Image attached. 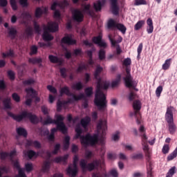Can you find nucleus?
<instances>
[{
    "mask_svg": "<svg viewBox=\"0 0 177 177\" xmlns=\"http://www.w3.org/2000/svg\"><path fill=\"white\" fill-rule=\"evenodd\" d=\"M92 42H93V44H95V45H98L100 48H104V49H106V48H107V43L103 41V36H102V35H99L98 36H94L92 38Z\"/></svg>",
    "mask_w": 177,
    "mask_h": 177,
    "instance_id": "13",
    "label": "nucleus"
},
{
    "mask_svg": "<svg viewBox=\"0 0 177 177\" xmlns=\"http://www.w3.org/2000/svg\"><path fill=\"white\" fill-rule=\"evenodd\" d=\"M60 150V144H56L54 147V150L52 151V154H54L56 156L57 153H59V151Z\"/></svg>",
    "mask_w": 177,
    "mask_h": 177,
    "instance_id": "62",
    "label": "nucleus"
},
{
    "mask_svg": "<svg viewBox=\"0 0 177 177\" xmlns=\"http://www.w3.org/2000/svg\"><path fill=\"white\" fill-rule=\"evenodd\" d=\"M162 153H163V154H168L169 153V145L165 144L163 146Z\"/></svg>",
    "mask_w": 177,
    "mask_h": 177,
    "instance_id": "58",
    "label": "nucleus"
},
{
    "mask_svg": "<svg viewBox=\"0 0 177 177\" xmlns=\"http://www.w3.org/2000/svg\"><path fill=\"white\" fill-rule=\"evenodd\" d=\"M84 92L87 97H91L93 93V87H88L85 88Z\"/></svg>",
    "mask_w": 177,
    "mask_h": 177,
    "instance_id": "44",
    "label": "nucleus"
},
{
    "mask_svg": "<svg viewBox=\"0 0 177 177\" xmlns=\"http://www.w3.org/2000/svg\"><path fill=\"white\" fill-rule=\"evenodd\" d=\"M70 147V136H66L64 140V150H68Z\"/></svg>",
    "mask_w": 177,
    "mask_h": 177,
    "instance_id": "34",
    "label": "nucleus"
},
{
    "mask_svg": "<svg viewBox=\"0 0 177 177\" xmlns=\"http://www.w3.org/2000/svg\"><path fill=\"white\" fill-rule=\"evenodd\" d=\"M140 132V136L142 139V149L145 153V156L147 157V161L149 164V168L147 170V177H153V172L151 168V153H150V150L149 149V145L147 144V136H146V129H145V126L141 125L138 129Z\"/></svg>",
    "mask_w": 177,
    "mask_h": 177,
    "instance_id": "3",
    "label": "nucleus"
},
{
    "mask_svg": "<svg viewBox=\"0 0 177 177\" xmlns=\"http://www.w3.org/2000/svg\"><path fill=\"white\" fill-rule=\"evenodd\" d=\"M23 85H33V84H35V80L32 78H30L27 80L23 81Z\"/></svg>",
    "mask_w": 177,
    "mask_h": 177,
    "instance_id": "55",
    "label": "nucleus"
},
{
    "mask_svg": "<svg viewBox=\"0 0 177 177\" xmlns=\"http://www.w3.org/2000/svg\"><path fill=\"white\" fill-rule=\"evenodd\" d=\"M72 89L74 91H81L84 89V84L81 82H77L72 86Z\"/></svg>",
    "mask_w": 177,
    "mask_h": 177,
    "instance_id": "31",
    "label": "nucleus"
},
{
    "mask_svg": "<svg viewBox=\"0 0 177 177\" xmlns=\"http://www.w3.org/2000/svg\"><path fill=\"white\" fill-rule=\"evenodd\" d=\"M3 57H15V51L12 49H10L6 53H2Z\"/></svg>",
    "mask_w": 177,
    "mask_h": 177,
    "instance_id": "38",
    "label": "nucleus"
},
{
    "mask_svg": "<svg viewBox=\"0 0 177 177\" xmlns=\"http://www.w3.org/2000/svg\"><path fill=\"white\" fill-rule=\"evenodd\" d=\"M132 64V61L131 60V58H126L123 61V66H125V67H129V66H131Z\"/></svg>",
    "mask_w": 177,
    "mask_h": 177,
    "instance_id": "60",
    "label": "nucleus"
},
{
    "mask_svg": "<svg viewBox=\"0 0 177 177\" xmlns=\"http://www.w3.org/2000/svg\"><path fill=\"white\" fill-rule=\"evenodd\" d=\"M134 5L136 6H140V5H147V1L146 0H134Z\"/></svg>",
    "mask_w": 177,
    "mask_h": 177,
    "instance_id": "54",
    "label": "nucleus"
},
{
    "mask_svg": "<svg viewBox=\"0 0 177 177\" xmlns=\"http://www.w3.org/2000/svg\"><path fill=\"white\" fill-rule=\"evenodd\" d=\"M8 35L12 38V39H15L16 38V35H17V30L15 28H8Z\"/></svg>",
    "mask_w": 177,
    "mask_h": 177,
    "instance_id": "29",
    "label": "nucleus"
},
{
    "mask_svg": "<svg viewBox=\"0 0 177 177\" xmlns=\"http://www.w3.org/2000/svg\"><path fill=\"white\" fill-rule=\"evenodd\" d=\"M59 73L62 78H67V69L66 68H61Z\"/></svg>",
    "mask_w": 177,
    "mask_h": 177,
    "instance_id": "52",
    "label": "nucleus"
},
{
    "mask_svg": "<svg viewBox=\"0 0 177 177\" xmlns=\"http://www.w3.org/2000/svg\"><path fill=\"white\" fill-rule=\"evenodd\" d=\"M168 129L170 135H174L175 132H176V124L173 122L172 123L168 124Z\"/></svg>",
    "mask_w": 177,
    "mask_h": 177,
    "instance_id": "27",
    "label": "nucleus"
},
{
    "mask_svg": "<svg viewBox=\"0 0 177 177\" xmlns=\"http://www.w3.org/2000/svg\"><path fill=\"white\" fill-rule=\"evenodd\" d=\"M92 10H91V4L84 5L82 11L78 9H75L72 12V19L73 21L77 23H82L84 21V15L92 16Z\"/></svg>",
    "mask_w": 177,
    "mask_h": 177,
    "instance_id": "4",
    "label": "nucleus"
},
{
    "mask_svg": "<svg viewBox=\"0 0 177 177\" xmlns=\"http://www.w3.org/2000/svg\"><path fill=\"white\" fill-rule=\"evenodd\" d=\"M10 3L12 10H17L18 7L16 0H10Z\"/></svg>",
    "mask_w": 177,
    "mask_h": 177,
    "instance_id": "57",
    "label": "nucleus"
},
{
    "mask_svg": "<svg viewBox=\"0 0 177 177\" xmlns=\"http://www.w3.org/2000/svg\"><path fill=\"white\" fill-rule=\"evenodd\" d=\"M116 28H118L119 31H121L122 34H125L127 32V27L122 24H118Z\"/></svg>",
    "mask_w": 177,
    "mask_h": 177,
    "instance_id": "42",
    "label": "nucleus"
},
{
    "mask_svg": "<svg viewBox=\"0 0 177 177\" xmlns=\"http://www.w3.org/2000/svg\"><path fill=\"white\" fill-rule=\"evenodd\" d=\"M9 157V153L8 152H1L0 153V160H5Z\"/></svg>",
    "mask_w": 177,
    "mask_h": 177,
    "instance_id": "63",
    "label": "nucleus"
},
{
    "mask_svg": "<svg viewBox=\"0 0 177 177\" xmlns=\"http://www.w3.org/2000/svg\"><path fill=\"white\" fill-rule=\"evenodd\" d=\"M120 81H121V75H119L117 80L112 82V83H111L112 88H115V86H118Z\"/></svg>",
    "mask_w": 177,
    "mask_h": 177,
    "instance_id": "51",
    "label": "nucleus"
},
{
    "mask_svg": "<svg viewBox=\"0 0 177 177\" xmlns=\"http://www.w3.org/2000/svg\"><path fill=\"white\" fill-rule=\"evenodd\" d=\"M67 160H68V155H64V156H58L56 157L54 159V162H57V164H59V162H64V164H66L67 162Z\"/></svg>",
    "mask_w": 177,
    "mask_h": 177,
    "instance_id": "22",
    "label": "nucleus"
},
{
    "mask_svg": "<svg viewBox=\"0 0 177 177\" xmlns=\"http://www.w3.org/2000/svg\"><path fill=\"white\" fill-rule=\"evenodd\" d=\"M21 17L23 20H28V19H31V14L28 12H24L21 13Z\"/></svg>",
    "mask_w": 177,
    "mask_h": 177,
    "instance_id": "48",
    "label": "nucleus"
},
{
    "mask_svg": "<svg viewBox=\"0 0 177 177\" xmlns=\"http://www.w3.org/2000/svg\"><path fill=\"white\" fill-rule=\"evenodd\" d=\"M95 164H97V161H94L91 163H88L85 159H81L80 162V165L83 171H89L90 172L95 169Z\"/></svg>",
    "mask_w": 177,
    "mask_h": 177,
    "instance_id": "11",
    "label": "nucleus"
},
{
    "mask_svg": "<svg viewBox=\"0 0 177 177\" xmlns=\"http://www.w3.org/2000/svg\"><path fill=\"white\" fill-rule=\"evenodd\" d=\"M28 62L31 64H39V63H42V59L37 57L29 58Z\"/></svg>",
    "mask_w": 177,
    "mask_h": 177,
    "instance_id": "35",
    "label": "nucleus"
},
{
    "mask_svg": "<svg viewBox=\"0 0 177 177\" xmlns=\"http://www.w3.org/2000/svg\"><path fill=\"white\" fill-rule=\"evenodd\" d=\"M91 122V118L89 116H86L85 118H82L80 121V124L84 129L88 127Z\"/></svg>",
    "mask_w": 177,
    "mask_h": 177,
    "instance_id": "24",
    "label": "nucleus"
},
{
    "mask_svg": "<svg viewBox=\"0 0 177 177\" xmlns=\"http://www.w3.org/2000/svg\"><path fill=\"white\" fill-rule=\"evenodd\" d=\"M48 31L50 32H56V31H59V24L56 22H48V26L44 27L42 39L46 42L53 41V36L49 34Z\"/></svg>",
    "mask_w": 177,
    "mask_h": 177,
    "instance_id": "5",
    "label": "nucleus"
},
{
    "mask_svg": "<svg viewBox=\"0 0 177 177\" xmlns=\"http://www.w3.org/2000/svg\"><path fill=\"white\" fill-rule=\"evenodd\" d=\"M175 174H176V167L174 166L171 169H169V170L167 173V175L172 177L174 176V175H175Z\"/></svg>",
    "mask_w": 177,
    "mask_h": 177,
    "instance_id": "50",
    "label": "nucleus"
},
{
    "mask_svg": "<svg viewBox=\"0 0 177 177\" xmlns=\"http://www.w3.org/2000/svg\"><path fill=\"white\" fill-rule=\"evenodd\" d=\"M108 38L112 46H115L117 44H120L122 41V39H120V40L115 41L111 37V35H109Z\"/></svg>",
    "mask_w": 177,
    "mask_h": 177,
    "instance_id": "41",
    "label": "nucleus"
},
{
    "mask_svg": "<svg viewBox=\"0 0 177 177\" xmlns=\"http://www.w3.org/2000/svg\"><path fill=\"white\" fill-rule=\"evenodd\" d=\"M62 44H65L66 45H75L77 41L71 37V35H66L61 39Z\"/></svg>",
    "mask_w": 177,
    "mask_h": 177,
    "instance_id": "15",
    "label": "nucleus"
},
{
    "mask_svg": "<svg viewBox=\"0 0 177 177\" xmlns=\"http://www.w3.org/2000/svg\"><path fill=\"white\" fill-rule=\"evenodd\" d=\"M97 129L99 133L102 131L101 138L99 139V134L94 133L91 135V133H87L86 136H81L82 133V129L80 126H77L75 128L76 138H80V142L84 146H96L99 141L103 143L104 140V136H106V131H107V120H100L97 124Z\"/></svg>",
    "mask_w": 177,
    "mask_h": 177,
    "instance_id": "2",
    "label": "nucleus"
},
{
    "mask_svg": "<svg viewBox=\"0 0 177 177\" xmlns=\"http://www.w3.org/2000/svg\"><path fill=\"white\" fill-rule=\"evenodd\" d=\"M73 99H68V101H62L60 100H58L57 102V111H60L63 107H66L68 103H73Z\"/></svg>",
    "mask_w": 177,
    "mask_h": 177,
    "instance_id": "18",
    "label": "nucleus"
},
{
    "mask_svg": "<svg viewBox=\"0 0 177 177\" xmlns=\"http://www.w3.org/2000/svg\"><path fill=\"white\" fill-rule=\"evenodd\" d=\"M102 71H103V67L97 65L93 74L95 80H97V88L94 103L98 110L105 111L107 109V101H106V95H104L103 91H107L109 89L110 83L107 81L102 80V77H100Z\"/></svg>",
    "mask_w": 177,
    "mask_h": 177,
    "instance_id": "1",
    "label": "nucleus"
},
{
    "mask_svg": "<svg viewBox=\"0 0 177 177\" xmlns=\"http://www.w3.org/2000/svg\"><path fill=\"white\" fill-rule=\"evenodd\" d=\"M111 3V9L112 10L113 15L117 16L118 15V0H109Z\"/></svg>",
    "mask_w": 177,
    "mask_h": 177,
    "instance_id": "17",
    "label": "nucleus"
},
{
    "mask_svg": "<svg viewBox=\"0 0 177 177\" xmlns=\"http://www.w3.org/2000/svg\"><path fill=\"white\" fill-rule=\"evenodd\" d=\"M78 156L75 155L73 157V169L71 168V166H68L66 169L67 174H72V176H76L77 174H78Z\"/></svg>",
    "mask_w": 177,
    "mask_h": 177,
    "instance_id": "10",
    "label": "nucleus"
},
{
    "mask_svg": "<svg viewBox=\"0 0 177 177\" xmlns=\"http://www.w3.org/2000/svg\"><path fill=\"white\" fill-rule=\"evenodd\" d=\"M8 75L11 81H15V79L16 78V75L15 74V72L13 71H8Z\"/></svg>",
    "mask_w": 177,
    "mask_h": 177,
    "instance_id": "56",
    "label": "nucleus"
},
{
    "mask_svg": "<svg viewBox=\"0 0 177 177\" xmlns=\"http://www.w3.org/2000/svg\"><path fill=\"white\" fill-rule=\"evenodd\" d=\"M8 115L13 118V120L17 122H20L21 121H23V120L28 118L32 124H38V118H37V115L28 113V112H22L21 115H15L12 113V112L8 111Z\"/></svg>",
    "mask_w": 177,
    "mask_h": 177,
    "instance_id": "6",
    "label": "nucleus"
},
{
    "mask_svg": "<svg viewBox=\"0 0 177 177\" xmlns=\"http://www.w3.org/2000/svg\"><path fill=\"white\" fill-rule=\"evenodd\" d=\"M102 6H103V4L100 1H98L96 3H93V8L95 12H100V10H102Z\"/></svg>",
    "mask_w": 177,
    "mask_h": 177,
    "instance_id": "36",
    "label": "nucleus"
},
{
    "mask_svg": "<svg viewBox=\"0 0 177 177\" xmlns=\"http://www.w3.org/2000/svg\"><path fill=\"white\" fill-rule=\"evenodd\" d=\"M133 107L134 110H136L137 111H139V110H140V109L142 107L140 106V101L135 100L133 103Z\"/></svg>",
    "mask_w": 177,
    "mask_h": 177,
    "instance_id": "43",
    "label": "nucleus"
},
{
    "mask_svg": "<svg viewBox=\"0 0 177 177\" xmlns=\"http://www.w3.org/2000/svg\"><path fill=\"white\" fill-rule=\"evenodd\" d=\"M13 165L15 168L18 169V175L15 176V177H27L26 173H24V170L20 167L19 160L14 161Z\"/></svg>",
    "mask_w": 177,
    "mask_h": 177,
    "instance_id": "16",
    "label": "nucleus"
},
{
    "mask_svg": "<svg viewBox=\"0 0 177 177\" xmlns=\"http://www.w3.org/2000/svg\"><path fill=\"white\" fill-rule=\"evenodd\" d=\"M26 155L28 156V157L30 160H31V158H32L33 157H35V158H37V157H38V156H39V154L38 153H37L32 150H28L26 152Z\"/></svg>",
    "mask_w": 177,
    "mask_h": 177,
    "instance_id": "33",
    "label": "nucleus"
},
{
    "mask_svg": "<svg viewBox=\"0 0 177 177\" xmlns=\"http://www.w3.org/2000/svg\"><path fill=\"white\" fill-rule=\"evenodd\" d=\"M3 107L5 110L12 109V99L10 97H6L3 100Z\"/></svg>",
    "mask_w": 177,
    "mask_h": 177,
    "instance_id": "20",
    "label": "nucleus"
},
{
    "mask_svg": "<svg viewBox=\"0 0 177 177\" xmlns=\"http://www.w3.org/2000/svg\"><path fill=\"white\" fill-rule=\"evenodd\" d=\"M118 24H117V22H115V21H114V19H111L108 21V24H107L108 28L109 30H113V28H117Z\"/></svg>",
    "mask_w": 177,
    "mask_h": 177,
    "instance_id": "30",
    "label": "nucleus"
},
{
    "mask_svg": "<svg viewBox=\"0 0 177 177\" xmlns=\"http://www.w3.org/2000/svg\"><path fill=\"white\" fill-rule=\"evenodd\" d=\"M84 70H88V65L85 64H82V65H79L76 70V73H81Z\"/></svg>",
    "mask_w": 177,
    "mask_h": 177,
    "instance_id": "40",
    "label": "nucleus"
},
{
    "mask_svg": "<svg viewBox=\"0 0 177 177\" xmlns=\"http://www.w3.org/2000/svg\"><path fill=\"white\" fill-rule=\"evenodd\" d=\"M26 92L27 93V97L30 98H27L25 104L26 106H31V103H32V99H35L37 97V91L30 87L26 88Z\"/></svg>",
    "mask_w": 177,
    "mask_h": 177,
    "instance_id": "9",
    "label": "nucleus"
},
{
    "mask_svg": "<svg viewBox=\"0 0 177 177\" xmlns=\"http://www.w3.org/2000/svg\"><path fill=\"white\" fill-rule=\"evenodd\" d=\"M37 53H38V47L35 45L32 46L30 48V55L32 56L33 55H37Z\"/></svg>",
    "mask_w": 177,
    "mask_h": 177,
    "instance_id": "49",
    "label": "nucleus"
},
{
    "mask_svg": "<svg viewBox=\"0 0 177 177\" xmlns=\"http://www.w3.org/2000/svg\"><path fill=\"white\" fill-rule=\"evenodd\" d=\"M171 63H172L171 58L166 59L165 61V63L162 66V70H165V71H166V70H169V68L171 67Z\"/></svg>",
    "mask_w": 177,
    "mask_h": 177,
    "instance_id": "28",
    "label": "nucleus"
},
{
    "mask_svg": "<svg viewBox=\"0 0 177 177\" xmlns=\"http://www.w3.org/2000/svg\"><path fill=\"white\" fill-rule=\"evenodd\" d=\"M25 32L28 37H31L34 32V30H32V27L28 26L26 28Z\"/></svg>",
    "mask_w": 177,
    "mask_h": 177,
    "instance_id": "53",
    "label": "nucleus"
},
{
    "mask_svg": "<svg viewBox=\"0 0 177 177\" xmlns=\"http://www.w3.org/2000/svg\"><path fill=\"white\" fill-rule=\"evenodd\" d=\"M59 93L61 96H63V95H66V96H71L72 98L69 99H73V102H78L79 100H82V99H85V95L84 93H81L80 95L72 93L71 91H70L68 86L62 87L59 91Z\"/></svg>",
    "mask_w": 177,
    "mask_h": 177,
    "instance_id": "7",
    "label": "nucleus"
},
{
    "mask_svg": "<svg viewBox=\"0 0 177 177\" xmlns=\"http://www.w3.org/2000/svg\"><path fill=\"white\" fill-rule=\"evenodd\" d=\"M25 168L26 172H31V171L34 169V167H32V163H26L25 165Z\"/></svg>",
    "mask_w": 177,
    "mask_h": 177,
    "instance_id": "59",
    "label": "nucleus"
},
{
    "mask_svg": "<svg viewBox=\"0 0 177 177\" xmlns=\"http://www.w3.org/2000/svg\"><path fill=\"white\" fill-rule=\"evenodd\" d=\"M125 70L127 75L123 78L124 84L127 88H133V79L131 75V68L129 66H127Z\"/></svg>",
    "mask_w": 177,
    "mask_h": 177,
    "instance_id": "12",
    "label": "nucleus"
},
{
    "mask_svg": "<svg viewBox=\"0 0 177 177\" xmlns=\"http://www.w3.org/2000/svg\"><path fill=\"white\" fill-rule=\"evenodd\" d=\"M26 146H30L32 147H35V149H41L42 147L41 142L38 140H28L26 141Z\"/></svg>",
    "mask_w": 177,
    "mask_h": 177,
    "instance_id": "19",
    "label": "nucleus"
},
{
    "mask_svg": "<svg viewBox=\"0 0 177 177\" xmlns=\"http://www.w3.org/2000/svg\"><path fill=\"white\" fill-rule=\"evenodd\" d=\"M131 117L136 118L137 124H140V120L142 118V114L139 111H133L130 113Z\"/></svg>",
    "mask_w": 177,
    "mask_h": 177,
    "instance_id": "23",
    "label": "nucleus"
},
{
    "mask_svg": "<svg viewBox=\"0 0 177 177\" xmlns=\"http://www.w3.org/2000/svg\"><path fill=\"white\" fill-rule=\"evenodd\" d=\"M59 3V8L61 9H64V8H67L70 4L68 3V1L67 0H64L62 1L58 2Z\"/></svg>",
    "mask_w": 177,
    "mask_h": 177,
    "instance_id": "45",
    "label": "nucleus"
},
{
    "mask_svg": "<svg viewBox=\"0 0 177 177\" xmlns=\"http://www.w3.org/2000/svg\"><path fill=\"white\" fill-rule=\"evenodd\" d=\"M98 57L100 60H104L106 59V50L104 48L100 49L98 52Z\"/></svg>",
    "mask_w": 177,
    "mask_h": 177,
    "instance_id": "37",
    "label": "nucleus"
},
{
    "mask_svg": "<svg viewBox=\"0 0 177 177\" xmlns=\"http://www.w3.org/2000/svg\"><path fill=\"white\" fill-rule=\"evenodd\" d=\"M48 59L50 62L54 64H58L59 66L63 64V61L57 56L50 55L48 56Z\"/></svg>",
    "mask_w": 177,
    "mask_h": 177,
    "instance_id": "21",
    "label": "nucleus"
},
{
    "mask_svg": "<svg viewBox=\"0 0 177 177\" xmlns=\"http://www.w3.org/2000/svg\"><path fill=\"white\" fill-rule=\"evenodd\" d=\"M83 44L85 46H89V48H92L91 50H88L86 51V54L87 55L88 59L93 58V52L96 50L95 47H93V44L89 42L88 39L83 40Z\"/></svg>",
    "mask_w": 177,
    "mask_h": 177,
    "instance_id": "14",
    "label": "nucleus"
},
{
    "mask_svg": "<svg viewBox=\"0 0 177 177\" xmlns=\"http://www.w3.org/2000/svg\"><path fill=\"white\" fill-rule=\"evenodd\" d=\"M131 158L132 160H142V158H143V153H133V155L131 156Z\"/></svg>",
    "mask_w": 177,
    "mask_h": 177,
    "instance_id": "47",
    "label": "nucleus"
},
{
    "mask_svg": "<svg viewBox=\"0 0 177 177\" xmlns=\"http://www.w3.org/2000/svg\"><path fill=\"white\" fill-rule=\"evenodd\" d=\"M145 20L138 21L134 26V30H136V31H138V30L141 29L142 26H145Z\"/></svg>",
    "mask_w": 177,
    "mask_h": 177,
    "instance_id": "39",
    "label": "nucleus"
},
{
    "mask_svg": "<svg viewBox=\"0 0 177 177\" xmlns=\"http://www.w3.org/2000/svg\"><path fill=\"white\" fill-rule=\"evenodd\" d=\"M63 120H64L63 116L58 115L57 117V120H54V124L57 125L58 131H60V132H62L64 135H66L68 129L66 124H64V122H63Z\"/></svg>",
    "mask_w": 177,
    "mask_h": 177,
    "instance_id": "8",
    "label": "nucleus"
},
{
    "mask_svg": "<svg viewBox=\"0 0 177 177\" xmlns=\"http://www.w3.org/2000/svg\"><path fill=\"white\" fill-rule=\"evenodd\" d=\"M165 120L167 124H171L174 122V113L172 111H167L165 114Z\"/></svg>",
    "mask_w": 177,
    "mask_h": 177,
    "instance_id": "26",
    "label": "nucleus"
},
{
    "mask_svg": "<svg viewBox=\"0 0 177 177\" xmlns=\"http://www.w3.org/2000/svg\"><path fill=\"white\" fill-rule=\"evenodd\" d=\"M12 98L17 103H19L20 102V96L17 93H14L12 94Z\"/></svg>",
    "mask_w": 177,
    "mask_h": 177,
    "instance_id": "61",
    "label": "nucleus"
},
{
    "mask_svg": "<svg viewBox=\"0 0 177 177\" xmlns=\"http://www.w3.org/2000/svg\"><path fill=\"white\" fill-rule=\"evenodd\" d=\"M17 133L19 136H24V138H27L28 133H27V130L23 127L17 128Z\"/></svg>",
    "mask_w": 177,
    "mask_h": 177,
    "instance_id": "25",
    "label": "nucleus"
},
{
    "mask_svg": "<svg viewBox=\"0 0 177 177\" xmlns=\"http://www.w3.org/2000/svg\"><path fill=\"white\" fill-rule=\"evenodd\" d=\"M44 125H48V124H55V120H53L50 118H47L46 120L43 122Z\"/></svg>",
    "mask_w": 177,
    "mask_h": 177,
    "instance_id": "64",
    "label": "nucleus"
},
{
    "mask_svg": "<svg viewBox=\"0 0 177 177\" xmlns=\"http://www.w3.org/2000/svg\"><path fill=\"white\" fill-rule=\"evenodd\" d=\"M49 169H50V161L46 160L42 166V171L44 172H49Z\"/></svg>",
    "mask_w": 177,
    "mask_h": 177,
    "instance_id": "32",
    "label": "nucleus"
},
{
    "mask_svg": "<svg viewBox=\"0 0 177 177\" xmlns=\"http://www.w3.org/2000/svg\"><path fill=\"white\" fill-rule=\"evenodd\" d=\"M42 15H44V11L42 9H41L39 7L37 8L35 12V17L39 18L41 16H42Z\"/></svg>",
    "mask_w": 177,
    "mask_h": 177,
    "instance_id": "46",
    "label": "nucleus"
}]
</instances>
